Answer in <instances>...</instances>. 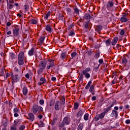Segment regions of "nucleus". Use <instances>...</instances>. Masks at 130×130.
<instances>
[{"mask_svg": "<svg viewBox=\"0 0 130 130\" xmlns=\"http://www.w3.org/2000/svg\"><path fill=\"white\" fill-rule=\"evenodd\" d=\"M90 72H91V68H87L84 70L82 71V73L79 74L78 76V80L83 82L84 81V76L86 79H90L91 77V75L90 74Z\"/></svg>", "mask_w": 130, "mask_h": 130, "instance_id": "1", "label": "nucleus"}, {"mask_svg": "<svg viewBox=\"0 0 130 130\" xmlns=\"http://www.w3.org/2000/svg\"><path fill=\"white\" fill-rule=\"evenodd\" d=\"M18 63L19 66H23L24 64V60H25V53L24 52L20 51L18 56Z\"/></svg>", "mask_w": 130, "mask_h": 130, "instance_id": "2", "label": "nucleus"}, {"mask_svg": "<svg viewBox=\"0 0 130 130\" xmlns=\"http://www.w3.org/2000/svg\"><path fill=\"white\" fill-rule=\"evenodd\" d=\"M43 111V108L41 106H39L38 105H34L32 106V113L36 114V113H41Z\"/></svg>", "mask_w": 130, "mask_h": 130, "instance_id": "3", "label": "nucleus"}, {"mask_svg": "<svg viewBox=\"0 0 130 130\" xmlns=\"http://www.w3.org/2000/svg\"><path fill=\"white\" fill-rule=\"evenodd\" d=\"M21 122H22L21 119H15L14 121L13 124L10 127V130H18V128L17 127L18 125H20V124H21Z\"/></svg>", "mask_w": 130, "mask_h": 130, "instance_id": "4", "label": "nucleus"}, {"mask_svg": "<svg viewBox=\"0 0 130 130\" xmlns=\"http://www.w3.org/2000/svg\"><path fill=\"white\" fill-rule=\"evenodd\" d=\"M128 17V13L124 12L122 14V16L120 19V21L122 23H126L128 21L127 17Z\"/></svg>", "mask_w": 130, "mask_h": 130, "instance_id": "5", "label": "nucleus"}, {"mask_svg": "<svg viewBox=\"0 0 130 130\" xmlns=\"http://www.w3.org/2000/svg\"><path fill=\"white\" fill-rule=\"evenodd\" d=\"M47 62L46 70H50L51 68L54 67V61L51 59H48Z\"/></svg>", "mask_w": 130, "mask_h": 130, "instance_id": "6", "label": "nucleus"}, {"mask_svg": "<svg viewBox=\"0 0 130 130\" xmlns=\"http://www.w3.org/2000/svg\"><path fill=\"white\" fill-rule=\"evenodd\" d=\"M21 78H22V75L15 74L14 76L12 77V84H14V83L19 82Z\"/></svg>", "mask_w": 130, "mask_h": 130, "instance_id": "7", "label": "nucleus"}, {"mask_svg": "<svg viewBox=\"0 0 130 130\" xmlns=\"http://www.w3.org/2000/svg\"><path fill=\"white\" fill-rule=\"evenodd\" d=\"M47 64V62L46 61H40L39 63V69L45 70Z\"/></svg>", "mask_w": 130, "mask_h": 130, "instance_id": "8", "label": "nucleus"}, {"mask_svg": "<svg viewBox=\"0 0 130 130\" xmlns=\"http://www.w3.org/2000/svg\"><path fill=\"white\" fill-rule=\"evenodd\" d=\"M62 104L59 101H57L55 104V109L57 111L61 109Z\"/></svg>", "mask_w": 130, "mask_h": 130, "instance_id": "9", "label": "nucleus"}, {"mask_svg": "<svg viewBox=\"0 0 130 130\" xmlns=\"http://www.w3.org/2000/svg\"><path fill=\"white\" fill-rule=\"evenodd\" d=\"M27 119L30 120V121H34V120L35 119V116H34V114L33 113H29L28 114Z\"/></svg>", "mask_w": 130, "mask_h": 130, "instance_id": "10", "label": "nucleus"}, {"mask_svg": "<svg viewBox=\"0 0 130 130\" xmlns=\"http://www.w3.org/2000/svg\"><path fill=\"white\" fill-rule=\"evenodd\" d=\"M20 32V28L18 27H15L13 29V34L14 36H18Z\"/></svg>", "mask_w": 130, "mask_h": 130, "instance_id": "11", "label": "nucleus"}, {"mask_svg": "<svg viewBox=\"0 0 130 130\" xmlns=\"http://www.w3.org/2000/svg\"><path fill=\"white\" fill-rule=\"evenodd\" d=\"M104 116H105V114L104 112H103L100 114L97 115L95 116L96 121H98L99 119H103V118H104Z\"/></svg>", "mask_w": 130, "mask_h": 130, "instance_id": "12", "label": "nucleus"}, {"mask_svg": "<svg viewBox=\"0 0 130 130\" xmlns=\"http://www.w3.org/2000/svg\"><path fill=\"white\" fill-rule=\"evenodd\" d=\"M113 106H114V102H112L111 105L109 107L104 109V113H105H105H107L108 112H109V111L111 110V108L113 107Z\"/></svg>", "mask_w": 130, "mask_h": 130, "instance_id": "13", "label": "nucleus"}, {"mask_svg": "<svg viewBox=\"0 0 130 130\" xmlns=\"http://www.w3.org/2000/svg\"><path fill=\"white\" fill-rule=\"evenodd\" d=\"M63 122L67 125L70 124L71 122V118L69 117H65L63 119Z\"/></svg>", "mask_w": 130, "mask_h": 130, "instance_id": "14", "label": "nucleus"}, {"mask_svg": "<svg viewBox=\"0 0 130 130\" xmlns=\"http://www.w3.org/2000/svg\"><path fill=\"white\" fill-rule=\"evenodd\" d=\"M111 117H115V118H117L118 116V112L115 111V110H113L111 114Z\"/></svg>", "mask_w": 130, "mask_h": 130, "instance_id": "15", "label": "nucleus"}, {"mask_svg": "<svg viewBox=\"0 0 130 130\" xmlns=\"http://www.w3.org/2000/svg\"><path fill=\"white\" fill-rule=\"evenodd\" d=\"M14 72L16 73V75L22 76V70H21V68H18V67H15Z\"/></svg>", "mask_w": 130, "mask_h": 130, "instance_id": "16", "label": "nucleus"}, {"mask_svg": "<svg viewBox=\"0 0 130 130\" xmlns=\"http://www.w3.org/2000/svg\"><path fill=\"white\" fill-rule=\"evenodd\" d=\"M40 81L41 82L38 83V85L39 86H41V85H43V84H45V83H46V79H45V78L44 77H41L40 78Z\"/></svg>", "mask_w": 130, "mask_h": 130, "instance_id": "17", "label": "nucleus"}, {"mask_svg": "<svg viewBox=\"0 0 130 130\" xmlns=\"http://www.w3.org/2000/svg\"><path fill=\"white\" fill-rule=\"evenodd\" d=\"M117 41H118V38H117V37H115L112 40V41L111 42V43L112 45L114 46V45H115L116 43H117Z\"/></svg>", "mask_w": 130, "mask_h": 130, "instance_id": "18", "label": "nucleus"}, {"mask_svg": "<svg viewBox=\"0 0 130 130\" xmlns=\"http://www.w3.org/2000/svg\"><path fill=\"white\" fill-rule=\"evenodd\" d=\"M114 5V4L112 1H109L108 3L106 4V7L107 9H110V8H112Z\"/></svg>", "mask_w": 130, "mask_h": 130, "instance_id": "19", "label": "nucleus"}, {"mask_svg": "<svg viewBox=\"0 0 130 130\" xmlns=\"http://www.w3.org/2000/svg\"><path fill=\"white\" fill-rule=\"evenodd\" d=\"M22 92L24 96H27L28 94V88L26 86H24L22 88Z\"/></svg>", "mask_w": 130, "mask_h": 130, "instance_id": "20", "label": "nucleus"}, {"mask_svg": "<svg viewBox=\"0 0 130 130\" xmlns=\"http://www.w3.org/2000/svg\"><path fill=\"white\" fill-rule=\"evenodd\" d=\"M35 50V49H34V48H31L28 52V55L29 56H32V55H34Z\"/></svg>", "mask_w": 130, "mask_h": 130, "instance_id": "21", "label": "nucleus"}, {"mask_svg": "<svg viewBox=\"0 0 130 130\" xmlns=\"http://www.w3.org/2000/svg\"><path fill=\"white\" fill-rule=\"evenodd\" d=\"M84 114V112L83 110H80L77 114V117L79 118L80 117H82L83 116V115Z\"/></svg>", "mask_w": 130, "mask_h": 130, "instance_id": "22", "label": "nucleus"}, {"mask_svg": "<svg viewBox=\"0 0 130 130\" xmlns=\"http://www.w3.org/2000/svg\"><path fill=\"white\" fill-rule=\"evenodd\" d=\"M45 29L49 32V33H51L52 32V28L50 27V25H47L45 27Z\"/></svg>", "mask_w": 130, "mask_h": 130, "instance_id": "23", "label": "nucleus"}, {"mask_svg": "<svg viewBox=\"0 0 130 130\" xmlns=\"http://www.w3.org/2000/svg\"><path fill=\"white\" fill-rule=\"evenodd\" d=\"M30 24H36L38 23V19H31L29 20Z\"/></svg>", "mask_w": 130, "mask_h": 130, "instance_id": "24", "label": "nucleus"}, {"mask_svg": "<svg viewBox=\"0 0 130 130\" xmlns=\"http://www.w3.org/2000/svg\"><path fill=\"white\" fill-rule=\"evenodd\" d=\"M45 39V36H41L39 41L41 43V44H42L44 42V40Z\"/></svg>", "mask_w": 130, "mask_h": 130, "instance_id": "25", "label": "nucleus"}, {"mask_svg": "<svg viewBox=\"0 0 130 130\" xmlns=\"http://www.w3.org/2000/svg\"><path fill=\"white\" fill-rule=\"evenodd\" d=\"M50 15H51V13H50V12H48L47 13H46V14H45L44 15V18L45 19V20H48V18H49V17H50Z\"/></svg>", "mask_w": 130, "mask_h": 130, "instance_id": "26", "label": "nucleus"}, {"mask_svg": "<svg viewBox=\"0 0 130 130\" xmlns=\"http://www.w3.org/2000/svg\"><path fill=\"white\" fill-rule=\"evenodd\" d=\"M60 100L62 102V105H64L66 104V98H64V95L61 96Z\"/></svg>", "mask_w": 130, "mask_h": 130, "instance_id": "27", "label": "nucleus"}, {"mask_svg": "<svg viewBox=\"0 0 130 130\" xmlns=\"http://www.w3.org/2000/svg\"><path fill=\"white\" fill-rule=\"evenodd\" d=\"M95 30H96V32H98L99 33V32H100V31H101V30H102V26H101V25L96 26V27L95 28Z\"/></svg>", "mask_w": 130, "mask_h": 130, "instance_id": "28", "label": "nucleus"}, {"mask_svg": "<svg viewBox=\"0 0 130 130\" xmlns=\"http://www.w3.org/2000/svg\"><path fill=\"white\" fill-rule=\"evenodd\" d=\"M67 53L64 52H62L61 54V58L62 60H63L64 59H66V57H67Z\"/></svg>", "mask_w": 130, "mask_h": 130, "instance_id": "29", "label": "nucleus"}, {"mask_svg": "<svg viewBox=\"0 0 130 130\" xmlns=\"http://www.w3.org/2000/svg\"><path fill=\"white\" fill-rule=\"evenodd\" d=\"M9 55L11 59H15L16 58V55L13 52L10 53Z\"/></svg>", "mask_w": 130, "mask_h": 130, "instance_id": "30", "label": "nucleus"}, {"mask_svg": "<svg viewBox=\"0 0 130 130\" xmlns=\"http://www.w3.org/2000/svg\"><path fill=\"white\" fill-rule=\"evenodd\" d=\"M58 19L60 21H63L64 20V16L63 14H60L58 15Z\"/></svg>", "mask_w": 130, "mask_h": 130, "instance_id": "31", "label": "nucleus"}, {"mask_svg": "<svg viewBox=\"0 0 130 130\" xmlns=\"http://www.w3.org/2000/svg\"><path fill=\"white\" fill-rule=\"evenodd\" d=\"M75 35V31L74 30H70L68 32V36H71V37H73V36H74Z\"/></svg>", "mask_w": 130, "mask_h": 130, "instance_id": "32", "label": "nucleus"}, {"mask_svg": "<svg viewBox=\"0 0 130 130\" xmlns=\"http://www.w3.org/2000/svg\"><path fill=\"white\" fill-rule=\"evenodd\" d=\"M110 43H111V39H108L106 40L105 44L107 46H109L110 45Z\"/></svg>", "mask_w": 130, "mask_h": 130, "instance_id": "33", "label": "nucleus"}, {"mask_svg": "<svg viewBox=\"0 0 130 130\" xmlns=\"http://www.w3.org/2000/svg\"><path fill=\"white\" fill-rule=\"evenodd\" d=\"M13 8H14V5H13V4H11V3H8L7 6V9H13Z\"/></svg>", "mask_w": 130, "mask_h": 130, "instance_id": "34", "label": "nucleus"}, {"mask_svg": "<svg viewBox=\"0 0 130 130\" xmlns=\"http://www.w3.org/2000/svg\"><path fill=\"white\" fill-rule=\"evenodd\" d=\"M65 124H65L63 121H62V122L59 123V124H58V126H59V127L60 128H62V127H64V125H65Z\"/></svg>", "mask_w": 130, "mask_h": 130, "instance_id": "35", "label": "nucleus"}, {"mask_svg": "<svg viewBox=\"0 0 130 130\" xmlns=\"http://www.w3.org/2000/svg\"><path fill=\"white\" fill-rule=\"evenodd\" d=\"M84 128V125L82 123H79L78 126V130H82Z\"/></svg>", "mask_w": 130, "mask_h": 130, "instance_id": "36", "label": "nucleus"}, {"mask_svg": "<svg viewBox=\"0 0 130 130\" xmlns=\"http://www.w3.org/2000/svg\"><path fill=\"white\" fill-rule=\"evenodd\" d=\"M84 120H86V121H87L89 119V114L86 113L84 115Z\"/></svg>", "mask_w": 130, "mask_h": 130, "instance_id": "37", "label": "nucleus"}, {"mask_svg": "<svg viewBox=\"0 0 130 130\" xmlns=\"http://www.w3.org/2000/svg\"><path fill=\"white\" fill-rule=\"evenodd\" d=\"M31 75L32 73H31V71H29V73H27L26 74H25V77L27 79H30V76H31Z\"/></svg>", "mask_w": 130, "mask_h": 130, "instance_id": "38", "label": "nucleus"}, {"mask_svg": "<svg viewBox=\"0 0 130 130\" xmlns=\"http://www.w3.org/2000/svg\"><path fill=\"white\" fill-rule=\"evenodd\" d=\"M74 109H75V110H77V109L79 108V103L76 102L74 103Z\"/></svg>", "mask_w": 130, "mask_h": 130, "instance_id": "39", "label": "nucleus"}, {"mask_svg": "<svg viewBox=\"0 0 130 130\" xmlns=\"http://www.w3.org/2000/svg\"><path fill=\"white\" fill-rule=\"evenodd\" d=\"M127 62V60L125 58H123L122 59V64H126V63Z\"/></svg>", "mask_w": 130, "mask_h": 130, "instance_id": "40", "label": "nucleus"}, {"mask_svg": "<svg viewBox=\"0 0 130 130\" xmlns=\"http://www.w3.org/2000/svg\"><path fill=\"white\" fill-rule=\"evenodd\" d=\"M13 112L14 113H19V112H20V110H19L17 107L14 108L13 109Z\"/></svg>", "mask_w": 130, "mask_h": 130, "instance_id": "41", "label": "nucleus"}, {"mask_svg": "<svg viewBox=\"0 0 130 130\" xmlns=\"http://www.w3.org/2000/svg\"><path fill=\"white\" fill-rule=\"evenodd\" d=\"M77 54H78L76 52L72 53H71L72 58H71L70 59H73V58H74V57H76V55H77Z\"/></svg>", "mask_w": 130, "mask_h": 130, "instance_id": "42", "label": "nucleus"}, {"mask_svg": "<svg viewBox=\"0 0 130 130\" xmlns=\"http://www.w3.org/2000/svg\"><path fill=\"white\" fill-rule=\"evenodd\" d=\"M3 126L7 128V126H8V120H5L3 121Z\"/></svg>", "mask_w": 130, "mask_h": 130, "instance_id": "43", "label": "nucleus"}, {"mask_svg": "<svg viewBox=\"0 0 130 130\" xmlns=\"http://www.w3.org/2000/svg\"><path fill=\"white\" fill-rule=\"evenodd\" d=\"M39 127H43L44 126V123L43 121H40V123L38 124Z\"/></svg>", "mask_w": 130, "mask_h": 130, "instance_id": "44", "label": "nucleus"}, {"mask_svg": "<svg viewBox=\"0 0 130 130\" xmlns=\"http://www.w3.org/2000/svg\"><path fill=\"white\" fill-rule=\"evenodd\" d=\"M44 70L42 69L41 68H40L38 70V75H41L42 74V73H43V71Z\"/></svg>", "mask_w": 130, "mask_h": 130, "instance_id": "45", "label": "nucleus"}, {"mask_svg": "<svg viewBox=\"0 0 130 130\" xmlns=\"http://www.w3.org/2000/svg\"><path fill=\"white\" fill-rule=\"evenodd\" d=\"M19 130H24L25 129V125L22 124L21 125L19 128H18Z\"/></svg>", "mask_w": 130, "mask_h": 130, "instance_id": "46", "label": "nucleus"}, {"mask_svg": "<svg viewBox=\"0 0 130 130\" xmlns=\"http://www.w3.org/2000/svg\"><path fill=\"white\" fill-rule=\"evenodd\" d=\"M89 91V92H90V93H92V92H93V91H94V85H91Z\"/></svg>", "mask_w": 130, "mask_h": 130, "instance_id": "47", "label": "nucleus"}, {"mask_svg": "<svg viewBox=\"0 0 130 130\" xmlns=\"http://www.w3.org/2000/svg\"><path fill=\"white\" fill-rule=\"evenodd\" d=\"M9 77H11V74L9 73H7L6 76H4V78L5 79V80H7V79H8Z\"/></svg>", "mask_w": 130, "mask_h": 130, "instance_id": "48", "label": "nucleus"}, {"mask_svg": "<svg viewBox=\"0 0 130 130\" xmlns=\"http://www.w3.org/2000/svg\"><path fill=\"white\" fill-rule=\"evenodd\" d=\"M74 13L75 14H77V15H79V14H80V12L79 11V9H78V8H75L74 9Z\"/></svg>", "mask_w": 130, "mask_h": 130, "instance_id": "49", "label": "nucleus"}, {"mask_svg": "<svg viewBox=\"0 0 130 130\" xmlns=\"http://www.w3.org/2000/svg\"><path fill=\"white\" fill-rule=\"evenodd\" d=\"M85 18L86 20H89V19H91V16H90L89 14H85Z\"/></svg>", "mask_w": 130, "mask_h": 130, "instance_id": "50", "label": "nucleus"}, {"mask_svg": "<svg viewBox=\"0 0 130 130\" xmlns=\"http://www.w3.org/2000/svg\"><path fill=\"white\" fill-rule=\"evenodd\" d=\"M0 76L2 77H3V76H5V71L3 70H2L0 72Z\"/></svg>", "mask_w": 130, "mask_h": 130, "instance_id": "51", "label": "nucleus"}, {"mask_svg": "<svg viewBox=\"0 0 130 130\" xmlns=\"http://www.w3.org/2000/svg\"><path fill=\"white\" fill-rule=\"evenodd\" d=\"M24 9L25 12H27L29 10V5H25L24 6Z\"/></svg>", "mask_w": 130, "mask_h": 130, "instance_id": "52", "label": "nucleus"}, {"mask_svg": "<svg viewBox=\"0 0 130 130\" xmlns=\"http://www.w3.org/2000/svg\"><path fill=\"white\" fill-rule=\"evenodd\" d=\"M100 57V54H99V53H96L95 54L94 57H95V58L97 59L98 58H99V57Z\"/></svg>", "mask_w": 130, "mask_h": 130, "instance_id": "53", "label": "nucleus"}, {"mask_svg": "<svg viewBox=\"0 0 130 130\" xmlns=\"http://www.w3.org/2000/svg\"><path fill=\"white\" fill-rule=\"evenodd\" d=\"M90 22V21H87L86 22L85 24V28H86V29H88V28H89V23Z\"/></svg>", "mask_w": 130, "mask_h": 130, "instance_id": "54", "label": "nucleus"}, {"mask_svg": "<svg viewBox=\"0 0 130 130\" xmlns=\"http://www.w3.org/2000/svg\"><path fill=\"white\" fill-rule=\"evenodd\" d=\"M39 103H40V105H43V104H44V100H40L39 101Z\"/></svg>", "mask_w": 130, "mask_h": 130, "instance_id": "55", "label": "nucleus"}, {"mask_svg": "<svg viewBox=\"0 0 130 130\" xmlns=\"http://www.w3.org/2000/svg\"><path fill=\"white\" fill-rule=\"evenodd\" d=\"M124 29H121L120 32V35H121L122 36V35H124Z\"/></svg>", "mask_w": 130, "mask_h": 130, "instance_id": "56", "label": "nucleus"}, {"mask_svg": "<svg viewBox=\"0 0 130 130\" xmlns=\"http://www.w3.org/2000/svg\"><path fill=\"white\" fill-rule=\"evenodd\" d=\"M17 17H19V18H23V15L21 14V13H17Z\"/></svg>", "mask_w": 130, "mask_h": 130, "instance_id": "57", "label": "nucleus"}, {"mask_svg": "<svg viewBox=\"0 0 130 130\" xmlns=\"http://www.w3.org/2000/svg\"><path fill=\"white\" fill-rule=\"evenodd\" d=\"M99 62L100 63V65L102 64V63H103V59H100L99 60Z\"/></svg>", "mask_w": 130, "mask_h": 130, "instance_id": "58", "label": "nucleus"}, {"mask_svg": "<svg viewBox=\"0 0 130 130\" xmlns=\"http://www.w3.org/2000/svg\"><path fill=\"white\" fill-rule=\"evenodd\" d=\"M66 11L67 12H68V13H71V12L72 11V9H71V8H66Z\"/></svg>", "mask_w": 130, "mask_h": 130, "instance_id": "59", "label": "nucleus"}, {"mask_svg": "<svg viewBox=\"0 0 130 130\" xmlns=\"http://www.w3.org/2000/svg\"><path fill=\"white\" fill-rule=\"evenodd\" d=\"M19 113H14V117H18L19 116Z\"/></svg>", "mask_w": 130, "mask_h": 130, "instance_id": "60", "label": "nucleus"}, {"mask_svg": "<svg viewBox=\"0 0 130 130\" xmlns=\"http://www.w3.org/2000/svg\"><path fill=\"white\" fill-rule=\"evenodd\" d=\"M125 123L126 124H129V123H130V120L129 119L126 120Z\"/></svg>", "mask_w": 130, "mask_h": 130, "instance_id": "61", "label": "nucleus"}, {"mask_svg": "<svg viewBox=\"0 0 130 130\" xmlns=\"http://www.w3.org/2000/svg\"><path fill=\"white\" fill-rule=\"evenodd\" d=\"M42 117H43V116H42V115L39 114L38 115V118H39L40 119H42Z\"/></svg>", "mask_w": 130, "mask_h": 130, "instance_id": "62", "label": "nucleus"}, {"mask_svg": "<svg viewBox=\"0 0 130 130\" xmlns=\"http://www.w3.org/2000/svg\"><path fill=\"white\" fill-rule=\"evenodd\" d=\"M51 80H52V81H56V77H52L51 78Z\"/></svg>", "mask_w": 130, "mask_h": 130, "instance_id": "63", "label": "nucleus"}, {"mask_svg": "<svg viewBox=\"0 0 130 130\" xmlns=\"http://www.w3.org/2000/svg\"><path fill=\"white\" fill-rule=\"evenodd\" d=\"M59 130H67V128H66V127H63L62 128H59Z\"/></svg>", "mask_w": 130, "mask_h": 130, "instance_id": "64", "label": "nucleus"}]
</instances>
